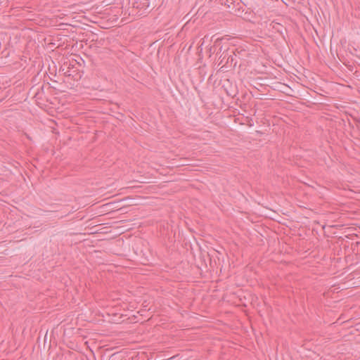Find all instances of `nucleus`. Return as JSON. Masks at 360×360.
<instances>
[{
	"instance_id": "f257e3e1",
	"label": "nucleus",
	"mask_w": 360,
	"mask_h": 360,
	"mask_svg": "<svg viewBox=\"0 0 360 360\" xmlns=\"http://www.w3.org/2000/svg\"><path fill=\"white\" fill-rule=\"evenodd\" d=\"M155 0H135L136 7L139 9L146 10L155 6Z\"/></svg>"
},
{
	"instance_id": "f03ea898",
	"label": "nucleus",
	"mask_w": 360,
	"mask_h": 360,
	"mask_svg": "<svg viewBox=\"0 0 360 360\" xmlns=\"http://www.w3.org/2000/svg\"><path fill=\"white\" fill-rule=\"evenodd\" d=\"M237 62L235 61V58L233 56L229 55L226 59V61L225 62V65L230 64V66L235 67L236 65Z\"/></svg>"
},
{
	"instance_id": "7ed1b4c3",
	"label": "nucleus",
	"mask_w": 360,
	"mask_h": 360,
	"mask_svg": "<svg viewBox=\"0 0 360 360\" xmlns=\"http://www.w3.org/2000/svg\"><path fill=\"white\" fill-rule=\"evenodd\" d=\"M223 55H224V56H223V58H221V61H220V63H224L225 58H226V56L228 55V53H226V54H224V53H223Z\"/></svg>"
}]
</instances>
